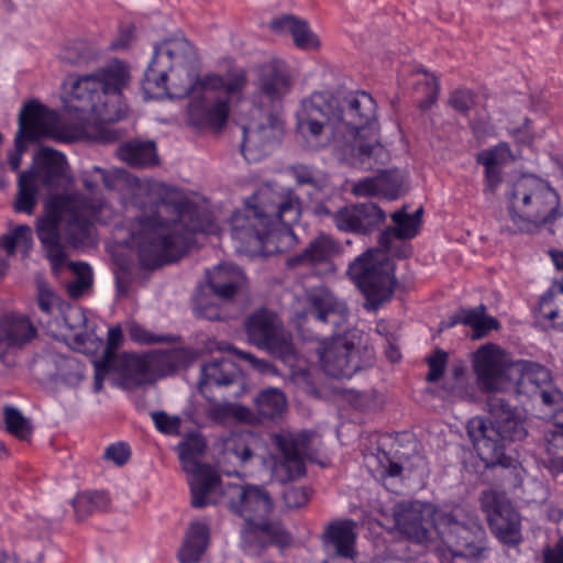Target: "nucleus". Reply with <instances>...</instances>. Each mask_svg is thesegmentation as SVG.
<instances>
[{"label": "nucleus", "instance_id": "1", "mask_svg": "<svg viewBox=\"0 0 563 563\" xmlns=\"http://www.w3.org/2000/svg\"><path fill=\"white\" fill-rule=\"evenodd\" d=\"M195 56L191 44L184 36L166 38L153 47V57L142 80L144 102H179L190 106H228L240 100L247 80L243 69L227 78L213 73L191 74L188 64Z\"/></svg>", "mask_w": 563, "mask_h": 563}, {"label": "nucleus", "instance_id": "2", "mask_svg": "<svg viewBox=\"0 0 563 563\" xmlns=\"http://www.w3.org/2000/svg\"><path fill=\"white\" fill-rule=\"evenodd\" d=\"M216 224L208 213L190 201H155L135 217L131 239L143 266L156 268L172 263L192 246L196 233H213Z\"/></svg>", "mask_w": 563, "mask_h": 563}, {"label": "nucleus", "instance_id": "3", "mask_svg": "<svg viewBox=\"0 0 563 563\" xmlns=\"http://www.w3.org/2000/svg\"><path fill=\"white\" fill-rule=\"evenodd\" d=\"M297 126L302 135L314 141V147H324L330 136L347 130L352 140L342 158L353 166L373 168L390 159L389 151L380 140V129L374 108H303L297 113Z\"/></svg>", "mask_w": 563, "mask_h": 563}, {"label": "nucleus", "instance_id": "4", "mask_svg": "<svg viewBox=\"0 0 563 563\" xmlns=\"http://www.w3.org/2000/svg\"><path fill=\"white\" fill-rule=\"evenodd\" d=\"M114 210L102 198L80 194L57 195L35 222L36 235L52 268L57 272L65 263L64 243L71 247L91 242L92 221L108 223Z\"/></svg>", "mask_w": 563, "mask_h": 563}, {"label": "nucleus", "instance_id": "5", "mask_svg": "<svg viewBox=\"0 0 563 563\" xmlns=\"http://www.w3.org/2000/svg\"><path fill=\"white\" fill-rule=\"evenodd\" d=\"M300 214L301 201L294 190L272 194L258 205L232 214L231 235L240 243L239 251L283 252L295 242L291 225Z\"/></svg>", "mask_w": 563, "mask_h": 563}, {"label": "nucleus", "instance_id": "6", "mask_svg": "<svg viewBox=\"0 0 563 563\" xmlns=\"http://www.w3.org/2000/svg\"><path fill=\"white\" fill-rule=\"evenodd\" d=\"M347 317L345 301L329 288L316 287L307 295L302 322L312 319L333 333L330 343L320 352V360L327 375L334 378L351 377L361 368L355 343L347 335L338 334L346 323Z\"/></svg>", "mask_w": 563, "mask_h": 563}, {"label": "nucleus", "instance_id": "7", "mask_svg": "<svg viewBox=\"0 0 563 563\" xmlns=\"http://www.w3.org/2000/svg\"><path fill=\"white\" fill-rule=\"evenodd\" d=\"M488 422L475 417L467 422V434L485 467H512L516 461L505 453L506 445L528 435L526 419L501 396L487 397Z\"/></svg>", "mask_w": 563, "mask_h": 563}, {"label": "nucleus", "instance_id": "8", "mask_svg": "<svg viewBox=\"0 0 563 563\" xmlns=\"http://www.w3.org/2000/svg\"><path fill=\"white\" fill-rule=\"evenodd\" d=\"M505 198L507 214L500 217V227L511 234L534 232L563 217L556 190L548 181L532 175L509 184Z\"/></svg>", "mask_w": 563, "mask_h": 563}, {"label": "nucleus", "instance_id": "9", "mask_svg": "<svg viewBox=\"0 0 563 563\" xmlns=\"http://www.w3.org/2000/svg\"><path fill=\"white\" fill-rule=\"evenodd\" d=\"M131 82L130 66L114 58L93 73L69 75L63 84V99L65 106L73 102L85 106H120L128 101Z\"/></svg>", "mask_w": 563, "mask_h": 563}, {"label": "nucleus", "instance_id": "10", "mask_svg": "<svg viewBox=\"0 0 563 563\" xmlns=\"http://www.w3.org/2000/svg\"><path fill=\"white\" fill-rule=\"evenodd\" d=\"M62 112L52 108H22L19 114V131L14 139V151L10 153L8 163L12 170H18L26 142L42 136L56 141L73 142L88 129L90 120H78L81 108H62Z\"/></svg>", "mask_w": 563, "mask_h": 563}, {"label": "nucleus", "instance_id": "11", "mask_svg": "<svg viewBox=\"0 0 563 563\" xmlns=\"http://www.w3.org/2000/svg\"><path fill=\"white\" fill-rule=\"evenodd\" d=\"M395 264L387 253L369 249L350 264L347 274L366 298L364 308L376 311L395 291Z\"/></svg>", "mask_w": 563, "mask_h": 563}, {"label": "nucleus", "instance_id": "12", "mask_svg": "<svg viewBox=\"0 0 563 563\" xmlns=\"http://www.w3.org/2000/svg\"><path fill=\"white\" fill-rule=\"evenodd\" d=\"M223 496L229 509L244 519L246 528L268 542L282 540V528L269 520L274 504L271 494L262 486L230 484Z\"/></svg>", "mask_w": 563, "mask_h": 563}, {"label": "nucleus", "instance_id": "13", "mask_svg": "<svg viewBox=\"0 0 563 563\" xmlns=\"http://www.w3.org/2000/svg\"><path fill=\"white\" fill-rule=\"evenodd\" d=\"M206 449L207 443L199 433L188 435L177 446L183 470L191 475L189 485L191 505L195 508H202L213 503L211 496L220 486V476L214 468L200 462Z\"/></svg>", "mask_w": 563, "mask_h": 563}, {"label": "nucleus", "instance_id": "14", "mask_svg": "<svg viewBox=\"0 0 563 563\" xmlns=\"http://www.w3.org/2000/svg\"><path fill=\"white\" fill-rule=\"evenodd\" d=\"M244 329L249 341L284 363L292 365L297 358V351L292 335L284 328L278 316L260 308L250 313L244 320Z\"/></svg>", "mask_w": 563, "mask_h": 563}, {"label": "nucleus", "instance_id": "15", "mask_svg": "<svg viewBox=\"0 0 563 563\" xmlns=\"http://www.w3.org/2000/svg\"><path fill=\"white\" fill-rule=\"evenodd\" d=\"M437 527L455 555L477 556L484 551L485 530L475 514L455 507L438 517Z\"/></svg>", "mask_w": 563, "mask_h": 563}, {"label": "nucleus", "instance_id": "16", "mask_svg": "<svg viewBox=\"0 0 563 563\" xmlns=\"http://www.w3.org/2000/svg\"><path fill=\"white\" fill-rule=\"evenodd\" d=\"M247 123L242 125L241 152L247 161L266 156L284 135V121L274 108H250Z\"/></svg>", "mask_w": 563, "mask_h": 563}, {"label": "nucleus", "instance_id": "17", "mask_svg": "<svg viewBox=\"0 0 563 563\" xmlns=\"http://www.w3.org/2000/svg\"><path fill=\"white\" fill-rule=\"evenodd\" d=\"M479 506L486 515L488 527L495 538L508 548L523 541L521 516L506 493L496 489L483 490Z\"/></svg>", "mask_w": 563, "mask_h": 563}, {"label": "nucleus", "instance_id": "18", "mask_svg": "<svg viewBox=\"0 0 563 563\" xmlns=\"http://www.w3.org/2000/svg\"><path fill=\"white\" fill-rule=\"evenodd\" d=\"M316 434L310 431H303L295 438L276 437L279 455L273 457L272 466V477L276 482L286 484L305 476V459L310 457V446Z\"/></svg>", "mask_w": 563, "mask_h": 563}, {"label": "nucleus", "instance_id": "19", "mask_svg": "<svg viewBox=\"0 0 563 563\" xmlns=\"http://www.w3.org/2000/svg\"><path fill=\"white\" fill-rule=\"evenodd\" d=\"M479 390L488 396L503 391L509 382V364L504 351L493 343L482 345L472 358Z\"/></svg>", "mask_w": 563, "mask_h": 563}, {"label": "nucleus", "instance_id": "20", "mask_svg": "<svg viewBox=\"0 0 563 563\" xmlns=\"http://www.w3.org/2000/svg\"><path fill=\"white\" fill-rule=\"evenodd\" d=\"M430 507L420 501H400L393 507L397 531L406 539L422 543L429 538Z\"/></svg>", "mask_w": 563, "mask_h": 563}, {"label": "nucleus", "instance_id": "21", "mask_svg": "<svg viewBox=\"0 0 563 563\" xmlns=\"http://www.w3.org/2000/svg\"><path fill=\"white\" fill-rule=\"evenodd\" d=\"M356 523L352 519H339L329 522L321 541L325 548H332L338 556L352 559L355 554Z\"/></svg>", "mask_w": 563, "mask_h": 563}, {"label": "nucleus", "instance_id": "22", "mask_svg": "<svg viewBox=\"0 0 563 563\" xmlns=\"http://www.w3.org/2000/svg\"><path fill=\"white\" fill-rule=\"evenodd\" d=\"M256 87L269 101H280L291 90L289 73L282 63H267L260 68Z\"/></svg>", "mask_w": 563, "mask_h": 563}, {"label": "nucleus", "instance_id": "23", "mask_svg": "<svg viewBox=\"0 0 563 563\" xmlns=\"http://www.w3.org/2000/svg\"><path fill=\"white\" fill-rule=\"evenodd\" d=\"M37 334L27 317L7 314L0 322V349H22Z\"/></svg>", "mask_w": 563, "mask_h": 563}, {"label": "nucleus", "instance_id": "24", "mask_svg": "<svg viewBox=\"0 0 563 563\" xmlns=\"http://www.w3.org/2000/svg\"><path fill=\"white\" fill-rule=\"evenodd\" d=\"M201 373L198 388L202 395L207 394L209 386L227 387L241 379L239 366L227 358L214 360L205 364Z\"/></svg>", "mask_w": 563, "mask_h": 563}, {"label": "nucleus", "instance_id": "25", "mask_svg": "<svg viewBox=\"0 0 563 563\" xmlns=\"http://www.w3.org/2000/svg\"><path fill=\"white\" fill-rule=\"evenodd\" d=\"M271 29L280 34L289 33L295 45L302 51L317 49L320 46L319 37L309 27L307 21L294 15L276 18L271 22Z\"/></svg>", "mask_w": 563, "mask_h": 563}, {"label": "nucleus", "instance_id": "26", "mask_svg": "<svg viewBox=\"0 0 563 563\" xmlns=\"http://www.w3.org/2000/svg\"><path fill=\"white\" fill-rule=\"evenodd\" d=\"M245 284L243 272L235 265H218L208 274V286L220 299L232 298Z\"/></svg>", "mask_w": 563, "mask_h": 563}, {"label": "nucleus", "instance_id": "27", "mask_svg": "<svg viewBox=\"0 0 563 563\" xmlns=\"http://www.w3.org/2000/svg\"><path fill=\"white\" fill-rule=\"evenodd\" d=\"M339 251L340 245L334 239L320 234L311 240L302 252L289 258L288 264L290 266L327 264Z\"/></svg>", "mask_w": 563, "mask_h": 563}, {"label": "nucleus", "instance_id": "28", "mask_svg": "<svg viewBox=\"0 0 563 563\" xmlns=\"http://www.w3.org/2000/svg\"><path fill=\"white\" fill-rule=\"evenodd\" d=\"M150 357L155 380L175 374L194 361L190 350L185 347L152 351Z\"/></svg>", "mask_w": 563, "mask_h": 563}, {"label": "nucleus", "instance_id": "29", "mask_svg": "<svg viewBox=\"0 0 563 563\" xmlns=\"http://www.w3.org/2000/svg\"><path fill=\"white\" fill-rule=\"evenodd\" d=\"M332 102H335L338 106L356 107L372 104L375 100L366 91H346L343 88H339L335 91L329 89L314 91L302 101L301 106H332Z\"/></svg>", "mask_w": 563, "mask_h": 563}, {"label": "nucleus", "instance_id": "30", "mask_svg": "<svg viewBox=\"0 0 563 563\" xmlns=\"http://www.w3.org/2000/svg\"><path fill=\"white\" fill-rule=\"evenodd\" d=\"M40 165L36 172L37 178L46 187H55L65 175L67 162L65 156L53 148L42 147L37 154Z\"/></svg>", "mask_w": 563, "mask_h": 563}, {"label": "nucleus", "instance_id": "31", "mask_svg": "<svg viewBox=\"0 0 563 563\" xmlns=\"http://www.w3.org/2000/svg\"><path fill=\"white\" fill-rule=\"evenodd\" d=\"M486 310L487 308L483 303L475 308L461 309L457 314L451 318L449 327L462 323L472 328L474 338L481 339L489 331L500 328L499 321L495 317L487 316Z\"/></svg>", "mask_w": 563, "mask_h": 563}, {"label": "nucleus", "instance_id": "32", "mask_svg": "<svg viewBox=\"0 0 563 563\" xmlns=\"http://www.w3.org/2000/svg\"><path fill=\"white\" fill-rule=\"evenodd\" d=\"M118 363L122 368L123 377L134 386L155 382L150 352L144 354H124Z\"/></svg>", "mask_w": 563, "mask_h": 563}, {"label": "nucleus", "instance_id": "33", "mask_svg": "<svg viewBox=\"0 0 563 563\" xmlns=\"http://www.w3.org/2000/svg\"><path fill=\"white\" fill-rule=\"evenodd\" d=\"M118 157L132 167H147L158 164L156 145L153 141H130L117 151Z\"/></svg>", "mask_w": 563, "mask_h": 563}, {"label": "nucleus", "instance_id": "34", "mask_svg": "<svg viewBox=\"0 0 563 563\" xmlns=\"http://www.w3.org/2000/svg\"><path fill=\"white\" fill-rule=\"evenodd\" d=\"M209 544V529L202 522H191L179 550L181 563H197Z\"/></svg>", "mask_w": 563, "mask_h": 563}, {"label": "nucleus", "instance_id": "35", "mask_svg": "<svg viewBox=\"0 0 563 563\" xmlns=\"http://www.w3.org/2000/svg\"><path fill=\"white\" fill-rule=\"evenodd\" d=\"M187 123L196 129L220 131L227 123L229 108H187Z\"/></svg>", "mask_w": 563, "mask_h": 563}, {"label": "nucleus", "instance_id": "36", "mask_svg": "<svg viewBox=\"0 0 563 563\" xmlns=\"http://www.w3.org/2000/svg\"><path fill=\"white\" fill-rule=\"evenodd\" d=\"M257 437L249 431L233 432L224 441L223 453L227 457H235L242 465L254 455V445Z\"/></svg>", "mask_w": 563, "mask_h": 563}, {"label": "nucleus", "instance_id": "37", "mask_svg": "<svg viewBox=\"0 0 563 563\" xmlns=\"http://www.w3.org/2000/svg\"><path fill=\"white\" fill-rule=\"evenodd\" d=\"M510 153L507 144L503 143L493 150L483 151L477 156V162L485 166V176L487 183V189L495 191L498 185L501 183L499 159Z\"/></svg>", "mask_w": 563, "mask_h": 563}, {"label": "nucleus", "instance_id": "38", "mask_svg": "<svg viewBox=\"0 0 563 563\" xmlns=\"http://www.w3.org/2000/svg\"><path fill=\"white\" fill-rule=\"evenodd\" d=\"M111 505V498L107 492L79 493L73 500L76 517L80 520L88 516L107 510Z\"/></svg>", "mask_w": 563, "mask_h": 563}, {"label": "nucleus", "instance_id": "39", "mask_svg": "<svg viewBox=\"0 0 563 563\" xmlns=\"http://www.w3.org/2000/svg\"><path fill=\"white\" fill-rule=\"evenodd\" d=\"M545 456L543 463L553 473L563 470V424L553 426L544 433Z\"/></svg>", "mask_w": 563, "mask_h": 563}, {"label": "nucleus", "instance_id": "40", "mask_svg": "<svg viewBox=\"0 0 563 563\" xmlns=\"http://www.w3.org/2000/svg\"><path fill=\"white\" fill-rule=\"evenodd\" d=\"M255 406L262 418L275 419L285 411L287 401L280 389L271 387L257 395Z\"/></svg>", "mask_w": 563, "mask_h": 563}, {"label": "nucleus", "instance_id": "41", "mask_svg": "<svg viewBox=\"0 0 563 563\" xmlns=\"http://www.w3.org/2000/svg\"><path fill=\"white\" fill-rule=\"evenodd\" d=\"M356 233L368 234L385 221V212L373 202L354 203Z\"/></svg>", "mask_w": 563, "mask_h": 563}, {"label": "nucleus", "instance_id": "42", "mask_svg": "<svg viewBox=\"0 0 563 563\" xmlns=\"http://www.w3.org/2000/svg\"><path fill=\"white\" fill-rule=\"evenodd\" d=\"M442 389L445 397L451 399L471 400L474 398V389L467 383L463 363L453 365L451 378L444 382Z\"/></svg>", "mask_w": 563, "mask_h": 563}, {"label": "nucleus", "instance_id": "43", "mask_svg": "<svg viewBox=\"0 0 563 563\" xmlns=\"http://www.w3.org/2000/svg\"><path fill=\"white\" fill-rule=\"evenodd\" d=\"M207 416L214 422L227 423L231 419L240 422H251L253 413L246 407L231 402H213L209 406Z\"/></svg>", "mask_w": 563, "mask_h": 563}, {"label": "nucleus", "instance_id": "44", "mask_svg": "<svg viewBox=\"0 0 563 563\" xmlns=\"http://www.w3.org/2000/svg\"><path fill=\"white\" fill-rule=\"evenodd\" d=\"M391 219L395 222V228H388L379 236V243L387 247V241L389 234H394L397 239H412L417 235L420 225H418L417 219H410L409 214L405 209L396 211L391 214Z\"/></svg>", "mask_w": 563, "mask_h": 563}, {"label": "nucleus", "instance_id": "45", "mask_svg": "<svg viewBox=\"0 0 563 563\" xmlns=\"http://www.w3.org/2000/svg\"><path fill=\"white\" fill-rule=\"evenodd\" d=\"M18 194L14 202L16 212L32 214L36 206V186L31 173H21L18 183Z\"/></svg>", "mask_w": 563, "mask_h": 563}, {"label": "nucleus", "instance_id": "46", "mask_svg": "<svg viewBox=\"0 0 563 563\" xmlns=\"http://www.w3.org/2000/svg\"><path fill=\"white\" fill-rule=\"evenodd\" d=\"M23 249L24 255H27L33 247V233L27 224L16 225L10 233L0 236V246L8 255H13L16 246Z\"/></svg>", "mask_w": 563, "mask_h": 563}, {"label": "nucleus", "instance_id": "47", "mask_svg": "<svg viewBox=\"0 0 563 563\" xmlns=\"http://www.w3.org/2000/svg\"><path fill=\"white\" fill-rule=\"evenodd\" d=\"M380 195L394 200L402 194L405 176L399 169L382 170L377 176Z\"/></svg>", "mask_w": 563, "mask_h": 563}, {"label": "nucleus", "instance_id": "48", "mask_svg": "<svg viewBox=\"0 0 563 563\" xmlns=\"http://www.w3.org/2000/svg\"><path fill=\"white\" fill-rule=\"evenodd\" d=\"M415 90L419 98V106H433L439 95L438 78L423 70L416 81Z\"/></svg>", "mask_w": 563, "mask_h": 563}, {"label": "nucleus", "instance_id": "49", "mask_svg": "<svg viewBox=\"0 0 563 563\" xmlns=\"http://www.w3.org/2000/svg\"><path fill=\"white\" fill-rule=\"evenodd\" d=\"M4 420L8 431L16 438L26 440L31 435V424L18 409L13 407H5Z\"/></svg>", "mask_w": 563, "mask_h": 563}, {"label": "nucleus", "instance_id": "50", "mask_svg": "<svg viewBox=\"0 0 563 563\" xmlns=\"http://www.w3.org/2000/svg\"><path fill=\"white\" fill-rule=\"evenodd\" d=\"M69 266L75 272L77 280L68 285V294L71 298L76 299L91 286L92 274L89 265L86 263H71Z\"/></svg>", "mask_w": 563, "mask_h": 563}, {"label": "nucleus", "instance_id": "51", "mask_svg": "<svg viewBox=\"0 0 563 563\" xmlns=\"http://www.w3.org/2000/svg\"><path fill=\"white\" fill-rule=\"evenodd\" d=\"M555 297L553 288L545 291L540 298L537 311L541 318L550 322H555L559 319L560 323H563V309L556 305Z\"/></svg>", "mask_w": 563, "mask_h": 563}, {"label": "nucleus", "instance_id": "52", "mask_svg": "<svg viewBox=\"0 0 563 563\" xmlns=\"http://www.w3.org/2000/svg\"><path fill=\"white\" fill-rule=\"evenodd\" d=\"M449 360L448 352L437 349L434 353L427 357V364L429 367V373L427 375V382L435 383L438 382L444 374L446 364Z\"/></svg>", "mask_w": 563, "mask_h": 563}, {"label": "nucleus", "instance_id": "53", "mask_svg": "<svg viewBox=\"0 0 563 563\" xmlns=\"http://www.w3.org/2000/svg\"><path fill=\"white\" fill-rule=\"evenodd\" d=\"M522 377L521 380L523 383H530L538 387H540L543 384H547L550 380V373L549 371L537 363L526 362L522 364Z\"/></svg>", "mask_w": 563, "mask_h": 563}, {"label": "nucleus", "instance_id": "54", "mask_svg": "<svg viewBox=\"0 0 563 563\" xmlns=\"http://www.w3.org/2000/svg\"><path fill=\"white\" fill-rule=\"evenodd\" d=\"M129 335L132 341L142 343V344H155V343L172 342L176 339L173 335L154 334L139 324H134L130 328Z\"/></svg>", "mask_w": 563, "mask_h": 563}, {"label": "nucleus", "instance_id": "55", "mask_svg": "<svg viewBox=\"0 0 563 563\" xmlns=\"http://www.w3.org/2000/svg\"><path fill=\"white\" fill-rule=\"evenodd\" d=\"M153 422L156 429L165 434H179L180 433V418L178 416H168L164 411H155L152 413Z\"/></svg>", "mask_w": 563, "mask_h": 563}, {"label": "nucleus", "instance_id": "56", "mask_svg": "<svg viewBox=\"0 0 563 563\" xmlns=\"http://www.w3.org/2000/svg\"><path fill=\"white\" fill-rule=\"evenodd\" d=\"M310 494L306 487L291 486L284 490L283 500L288 509H297L308 504Z\"/></svg>", "mask_w": 563, "mask_h": 563}, {"label": "nucleus", "instance_id": "57", "mask_svg": "<svg viewBox=\"0 0 563 563\" xmlns=\"http://www.w3.org/2000/svg\"><path fill=\"white\" fill-rule=\"evenodd\" d=\"M332 220L338 230L356 233L353 205L338 209L333 212Z\"/></svg>", "mask_w": 563, "mask_h": 563}, {"label": "nucleus", "instance_id": "58", "mask_svg": "<svg viewBox=\"0 0 563 563\" xmlns=\"http://www.w3.org/2000/svg\"><path fill=\"white\" fill-rule=\"evenodd\" d=\"M485 101L484 97L472 90L461 87L453 90L449 98V106H477Z\"/></svg>", "mask_w": 563, "mask_h": 563}, {"label": "nucleus", "instance_id": "59", "mask_svg": "<svg viewBox=\"0 0 563 563\" xmlns=\"http://www.w3.org/2000/svg\"><path fill=\"white\" fill-rule=\"evenodd\" d=\"M122 341L123 334L121 328L119 325L110 328L101 360L117 365L119 360L115 356V350L121 345Z\"/></svg>", "mask_w": 563, "mask_h": 563}, {"label": "nucleus", "instance_id": "60", "mask_svg": "<svg viewBox=\"0 0 563 563\" xmlns=\"http://www.w3.org/2000/svg\"><path fill=\"white\" fill-rule=\"evenodd\" d=\"M195 312L197 317L213 321L221 318L220 308L210 303L206 296L197 295L195 298Z\"/></svg>", "mask_w": 563, "mask_h": 563}, {"label": "nucleus", "instance_id": "61", "mask_svg": "<svg viewBox=\"0 0 563 563\" xmlns=\"http://www.w3.org/2000/svg\"><path fill=\"white\" fill-rule=\"evenodd\" d=\"M130 455V446L124 442L110 444L103 454L106 460L112 461L118 466L124 465L129 461Z\"/></svg>", "mask_w": 563, "mask_h": 563}, {"label": "nucleus", "instance_id": "62", "mask_svg": "<svg viewBox=\"0 0 563 563\" xmlns=\"http://www.w3.org/2000/svg\"><path fill=\"white\" fill-rule=\"evenodd\" d=\"M379 179L377 177H365L354 183L351 192L355 197H373L380 195L378 188Z\"/></svg>", "mask_w": 563, "mask_h": 563}, {"label": "nucleus", "instance_id": "63", "mask_svg": "<svg viewBox=\"0 0 563 563\" xmlns=\"http://www.w3.org/2000/svg\"><path fill=\"white\" fill-rule=\"evenodd\" d=\"M114 277L118 295L126 297L132 283V273L129 265L124 263L118 264L114 269Z\"/></svg>", "mask_w": 563, "mask_h": 563}, {"label": "nucleus", "instance_id": "64", "mask_svg": "<svg viewBox=\"0 0 563 563\" xmlns=\"http://www.w3.org/2000/svg\"><path fill=\"white\" fill-rule=\"evenodd\" d=\"M542 563H563V539L542 550Z\"/></svg>", "mask_w": 563, "mask_h": 563}]
</instances>
